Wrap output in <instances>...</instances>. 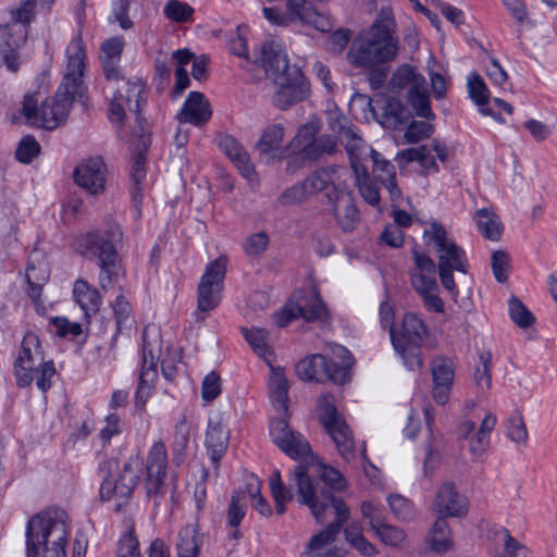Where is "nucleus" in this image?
<instances>
[{
  "label": "nucleus",
  "instance_id": "f257e3e1",
  "mask_svg": "<svg viewBox=\"0 0 557 557\" xmlns=\"http://www.w3.org/2000/svg\"><path fill=\"white\" fill-rule=\"evenodd\" d=\"M67 65L63 76V83L55 97L47 98L40 108L38 100L33 95H26L23 101L22 112L29 124L38 125L46 129H54L62 124L77 97L85 91L83 75L85 70V48L81 36H76L66 49Z\"/></svg>",
  "mask_w": 557,
  "mask_h": 557
},
{
  "label": "nucleus",
  "instance_id": "f03ea898",
  "mask_svg": "<svg viewBox=\"0 0 557 557\" xmlns=\"http://www.w3.org/2000/svg\"><path fill=\"white\" fill-rule=\"evenodd\" d=\"M294 475L300 503L310 508L317 522L323 523L327 519L326 512H334L330 498L342 499L329 490L339 491L345 487L342 473L310 457V460L306 459L295 468Z\"/></svg>",
  "mask_w": 557,
  "mask_h": 557
},
{
  "label": "nucleus",
  "instance_id": "7ed1b4c3",
  "mask_svg": "<svg viewBox=\"0 0 557 557\" xmlns=\"http://www.w3.org/2000/svg\"><path fill=\"white\" fill-rule=\"evenodd\" d=\"M112 92L109 106V119L112 123L123 125L126 109L136 114V123L138 129H134V136L138 137L137 144L134 146L132 154V180L137 186L146 176L145 171V151L149 145V138L145 128V120L140 116V107L144 102L145 86L141 82H129L121 79L117 86H108Z\"/></svg>",
  "mask_w": 557,
  "mask_h": 557
},
{
  "label": "nucleus",
  "instance_id": "20e7f679",
  "mask_svg": "<svg viewBox=\"0 0 557 557\" xmlns=\"http://www.w3.org/2000/svg\"><path fill=\"white\" fill-rule=\"evenodd\" d=\"M259 61L267 76L278 87L273 97L276 108L286 110L307 97L308 87L300 70L289 65L280 44L265 41L261 46Z\"/></svg>",
  "mask_w": 557,
  "mask_h": 557
},
{
  "label": "nucleus",
  "instance_id": "39448f33",
  "mask_svg": "<svg viewBox=\"0 0 557 557\" xmlns=\"http://www.w3.org/2000/svg\"><path fill=\"white\" fill-rule=\"evenodd\" d=\"M391 9H382L364 36L356 39L347 52L349 63L356 67L373 70L392 61L397 54V41L392 32Z\"/></svg>",
  "mask_w": 557,
  "mask_h": 557
},
{
  "label": "nucleus",
  "instance_id": "423d86ee",
  "mask_svg": "<svg viewBox=\"0 0 557 557\" xmlns=\"http://www.w3.org/2000/svg\"><path fill=\"white\" fill-rule=\"evenodd\" d=\"M66 513L52 508L29 519L26 528L27 557H66Z\"/></svg>",
  "mask_w": 557,
  "mask_h": 557
},
{
  "label": "nucleus",
  "instance_id": "0eeeda50",
  "mask_svg": "<svg viewBox=\"0 0 557 557\" xmlns=\"http://www.w3.org/2000/svg\"><path fill=\"white\" fill-rule=\"evenodd\" d=\"M55 369L52 361L44 362V351L39 338L34 333H26L14 362V376L20 387L32 384L36 375V385L44 393L51 386Z\"/></svg>",
  "mask_w": 557,
  "mask_h": 557
},
{
  "label": "nucleus",
  "instance_id": "6e6552de",
  "mask_svg": "<svg viewBox=\"0 0 557 557\" xmlns=\"http://www.w3.org/2000/svg\"><path fill=\"white\" fill-rule=\"evenodd\" d=\"M138 458L127 460L122 469L115 459L103 460L99 466L102 479L100 496L104 500L116 499V510L127 503L139 479Z\"/></svg>",
  "mask_w": 557,
  "mask_h": 557
},
{
  "label": "nucleus",
  "instance_id": "1a4fd4ad",
  "mask_svg": "<svg viewBox=\"0 0 557 557\" xmlns=\"http://www.w3.org/2000/svg\"><path fill=\"white\" fill-rule=\"evenodd\" d=\"M119 235V230L111 227L103 234L90 232L79 242V252L83 256L90 253L99 260L101 270L99 282L103 290L111 288L117 277V252L112 242Z\"/></svg>",
  "mask_w": 557,
  "mask_h": 557
},
{
  "label": "nucleus",
  "instance_id": "9d476101",
  "mask_svg": "<svg viewBox=\"0 0 557 557\" xmlns=\"http://www.w3.org/2000/svg\"><path fill=\"white\" fill-rule=\"evenodd\" d=\"M429 335L424 321L414 313H406L399 330L391 327V339L396 351L410 370L422 367L421 345Z\"/></svg>",
  "mask_w": 557,
  "mask_h": 557
},
{
  "label": "nucleus",
  "instance_id": "9b49d317",
  "mask_svg": "<svg viewBox=\"0 0 557 557\" xmlns=\"http://www.w3.org/2000/svg\"><path fill=\"white\" fill-rule=\"evenodd\" d=\"M318 416L326 433L333 440L338 454L349 461L355 457L352 432L338 413L333 395L325 394L318 399Z\"/></svg>",
  "mask_w": 557,
  "mask_h": 557
},
{
  "label": "nucleus",
  "instance_id": "f8f14e48",
  "mask_svg": "<svg viewBox=\"0 0 557 557\" xmlns=\"http://www.w3.org/2000/svg\"><path fill=\"white\" fill-rule=\"evenodd\" d=\"M337 350L338 356L343 359L342 364L329 360L320 354L300 360L296 366V373L299 379L302 381L320 382L324 376L336 384H344L348 380L352 357L348 350L342 346L337 347Z\"/></svg>",
  "mask_w": 557,
  "mask_h": 557
},
{
  "label": "nucleus",
  "instance_id": "ddd939ff",
  "mask_svg": "<svg viewBox=\"0 0 557 557\" xmlns=\"http://www.w3.org/2000/svg\"><path fill=\"white\" fill-rule=\"evenodd\" d=\"M36 0H21L17 9L12 11L14 24L7 25L2 34L3 46L0 55L7 67L16 72L20 67V58L16 49L26 40V28L24 24H28L34 17Z\"/></svg>",
  "mask_w": 557,
  "mask_h": 557
},
{
  "label": "nucleus",
  "instance_id": "4468645a",
  "mask_svg": "<svg viewBox=\"0 0 557 557\" xmlns=\"http://www.w3.org/2000/svg\"><path fill=\"white\" fill-rule=\"evenodd\" d=\"M325 315L326 309L317 289H300L296 290L286 306L275 314V322L277 326L283 327L294 319L317 321Z\"/></svg>",
  "mask_w": 557,
  "mask_h": 557
},
{
  "label": "nucleus",
  "instance_id": "2eb2a0df",
  "mask_svg": "<svg viewBox=\"0 0 557 557\" xmlns=\"http://www.w3.org/2000/svg\"><path fill=\"white\" fill-rule=\"evenodd\" d=\"M330 505L334 507L335 520L327 524V527L320 533L313 535L308 545L307 549L300 555V557H342L339 549L330 548L325 552H321L326 545L335 541L339 533L343 524L349 518V508L343 499L330 498Z\"/></svg>",
  "mask_w": 557,
  "mask_h": 557
},
{
  "label": "nucleus",
  "instance_id": "dca6fc26",
  "mask_svg": "<svg viewBox=\"0 0 557 557\" xmlns=\"http://www.w3.org/2000/svg\"><path fill=\"white\" fill-rule=\"evenodd\" d=\"M227 260L219 257L207 265L198 284V314L216 308L221 301Z\"/></svg>",
  "mask_w": 557,
  "mask_h": 557
},
{
  "label": "nucleus",
  "instance_id": "f3484780",
  "mask_svg": "<svg viewBox=\"0 0 557 557\" xmlns=\"http://www.w3.org/2000/svg\"><path fill=\"white\" fill-rule=\"evenodd\" d=\"M424 237L430 238L437 252L438 268L444 263L448 269L462 273L467 272L466 253L454 240L447 237L444 226L432 222L430 228L424 231Z\"/></svg>",
  "mask_w": 557,
  "mask_h": 557
},
{
  "label": "nucleus",
  "instance_id": "a211bd4d",
  "mask_svg": "<svg viewBox=\"0 0 557 557\" xmlns=\"http://www.w3.org/2000/svg\"><path fill=\"white\" fill-rule=\"evenodd\" d=\"M337 226L346 233L355 231L361 221L356 199L346 186H336L325 194Z\"/></svg>",
  "mask_w": 557,
  "mask_h": 557
},
{
  "label": "nucleus",
  "instance_id": "6ab92c4d",
  "mask_svg": "<svg viewBox=\"0 0 557 557\" xmlns=\"http://www.w3.org/2000/svg\"><path fill=\"white\" fill-rule=\"evenodd\" d=\"M497 423V418L488 411L475 433V422L469 418H463L457 426L458 440L469 438V451L474 457H481L488 449L491 444V433Z\"/></svg>",
  "mask_w": 557,
  "mask_h": 557
},
{
  "label": "nucleus",
  "instance_id": "aec40b11",
  "mask_svg": "<svg viewBox=\"0 0 557 557\" xmlns=\"http://www.w3.org/2000/svg\"><path fill=\"white\" fill-rule=\"evenodd\" d=\"M272 437L278 448L293 459L311 457L308 441L298 432L289 429L286 418L273 422Z\"/></svg>",
  "mask_w": 557,
  "mask_h": 557
},
{
  "label": "nucleus",
  "instance_id": "412c9836",
  "mask_svg": "<svg viewBox=\"0 0 557 557\" xmlns=\"http://www.w3.org/2000/svg\"><path fill=\"white\" fill-rule=\"evenodd\" d=\"M433 510L437 517L463 518L468 513L467 498L458 493L453 482H445L435 494Z\"/></svg>",
  "mask_w": 557,
  "mask_h": 557
},
{
  "label": "nucleus",
  "instance_id": "4be33fe9",
  "mask_svg": "<svg viewBox=\"0 0 557 557\" xmlns=\"http://www.w3.org/2000/svg\"><path fill=\"white\" fill-rule=\"evenodd\" d=\"M285 8L288 26L294 23H301L320 32H327L332 28L331 21L320 14L309 0H286Z\"/></svg>",
  "mask_w": 557,
  "mask_h": 557
},
{
  "label": "nucleus",
  "instance_id": "5701e85b",
  "mask_svg": "<svg viewBox=\"0 0 557 557\" xmlns=\"http://www.w3.org/2000/svg\"><path fill=\"white\" fill-rule=\"evenodd\" d=\"M168 453L163 442H156L149 450L146 463V479L145 485L147 494L159 493L161 490L166 471Z\"/></svg>",
  "mask_w": 557,
  "mask_h": 557
},
{
  "label": "nucleus",
  "instance_id": "b1692460",
  "mask_svg": "<svg viewBox=\"0 0 557 557\" xmlns=\"http://www.w3.org/2000/svg\"><path fill=\"white\" fill-rule=\"evenodd\" d=\"M433 399L445 405L449 399V393L455 377V364L451 359L437 356L432 361Z\"/></svg>",
  "mask_w": 557,
  "mask_h": 557
},
{
  "label": "nucleus",
  "instance_id": "393cba45",
  "mask_svg": "<svg viewBox=\"0 0 557 557\" xmlns=\"http://www.w3.org/2000/svg\"><path fill=\"white\" fill-rule=\"evenodd\" d=\"M106 164L101 157L89 158L74 171V180L84 189L91 195H97L104 190L106 184Z\"/></svg>",
  "mask_w": 557,
  "mask_h": 557
},
{
  "label": "nucleus",
  "instance_id": "a878e982",
  "mask_svg": "<svg viewBox=\"0 0 557 557\" xmlns=\"http://www.w3.org/2000/svg\"><path fill=\"white\" fill-rule=\"evenodd\" d=\"M326 121L329 128L337 135L349 154H355L362 147V137L358 134L351 121L338 109L329 110Z\"/></svg>",
  "mask_w": 557,
  "mask_h": 557
},
{
  "label": "nucleus",
  "instance_id": "bb28decb",
  "mask_svg": "<svg viewBox=\"0 0 557 557\" xmlns=\"http://www.w3.org/2000/svg\"><path fill=\"white\" fill-rule=\"evenodd\" d=\"M219 147L235 163L243 176L248 180L255 176V166L246 149L232 136L224 135L219 140Z\"/></svg>",
  "mask_w": 557,
  "mask_h": 557
},
{
  "label": "nucleus",
  "instance_id": "cd10ccee",
  "mask_svg": "<svg viewBox=\"0 0 557 557\" xmlns=\"http://www.w3.org/2000/svg\"><path fill=\"white\" fill-rule=\"evenodd\" d=\"M210 116V106L205 96L201 92L191 91L178 114V120L182 123L201 125L206 123Z\"/></svg>",
  "mask_w": 557,
  "mask_h": 557
},
{
  "label": "nucleus",
  "instance_id": "c85d7f7f",
  "mask_svg": "<svg viewBox=\"0 0 557 557\" xmlns=\"http://www.w3.org/2000/svg\"><path fill=\"white\" fill-rule=\"evenodd\" d=\"M341 170V168L335 166L324 168L317 170L310 176L306 177L302 182L309 197L321 191H325L326 194L336 186H345L339 182Z\"/></svg>",
  "mask_w": 557,
  "mask_h": 557
},
{
  "label": "nucleus",
  "instance_id": "c756f323",
  "mask_svg": "<svg viewBox=\"0 0 557 557\" xmlns=\"http://www.w3.org/2000/svg\"><path fill=\"white\" fill-rule=\"evenodd\" d=\"M269 393L274 408L286 416L288 410V382L283 368H271Z\"/></svg>",
  "mask_w": 557,
  "mask_h": 557
},
{
  "label": "nucleus",
  "instance_id": "7c9ffc66",
  "mask_svg": "<svg viewBox=\"0 0 557 557\" xmlns=\"http://www.w3.org/2000/svg\"><path fill=\"white\" fill-rule=\"evenodd\" d=\"M228 433L224 430L220 419L209 420L206 433V447L214 463H218L223 457L228 445Z\"/></svg>",
  "mask_w": 557,
  "mask_h": 557
},
{
  "label": "nucleus",
  "instance_id": "2f4dec72",
  "mask_svg": "<svg viewBox=\"0 0 557 557\" xmlns=\"http://www.w3.org/2000/svg\"><path fill=\"white\" fill-rule=\"evenodd\" d=\"M158 376L157 363L153 361L151 356L150 361L147 359V355L144 351L143 367L139 374V384L135 395V405L144 408L148 397L151 395L154 388V382Z\"/></svg>",
  "mask_w": 557,
  "mask_h": 557
},
{
  "label": "nucleus",
  "instance_id": "473e14b6",
  "mask_svg": "<svg viewBox=\"0 0 557 557\" xmlns=\"http://www.w3.org/2000/svg\"><path fill=\"white\" fill-rule=\"evenodd\" d=\"M426 543L433 552L438 554H444L454 547L447 519L444 517L436 518L426 535Z\"/></svg>",
  "mask_w": 557,
  "mask_h": 557
},
{
  "label": "nucleus",
  "instance_id": "72a5a7b5",
  "mask_svg": "<svg viewBox=\"0 0 557 557\" xmlns=\"http://www.w3.org/2000/svg\"><path fill=\"white\" fill-rule=\"evenodd\" d=\"M285 137V127L281 123L270 124L262 131L255 144V149L261 156H270L281 149Z\"/></svg>",
  "mask_w": 557,
  "mask_h": 557
},
{
  "label": "nucleus",
  "instance_id": "f704fd0d",
  "mask_svg": "<svg viewBox=\"0 0 557 557\" xmlns=\"http://www.w3.org/2000/svg\"><path fill=\"white\" fill-rule=\"evenodd\" d=\"M240 331L252 350L272 368L274 354L269 346L268 331L262 327H242Z\"/></svg>",
  "mask_w": 557,
  "mask_h": 557
},
{
  "label": "nucleus",
  "instance_id": "c9c22d12",
  "mask_svg": "<svg viewBox=\"0 0 557 557\" xmlns=\"http://www.w3.org/2000/svg\"><path fill=\"white\" fill-rule=\"evenodd\" d=\"M474 219L479 231L485 238L495 242L502 237L504 225L493 209L483 208L476 210Z\"/></svg>",
  "mask_w": 557,
  "mask_h": 557
},
{
  "label": "nucleus",
  "instance_id": "e433bc0d",
  "mask_svg": "<svg viewBox=\"0 0 557 557\" xmlns=\"http://www.w3.org/2000/svg\"><path fill=\"white\" fill-rule=\"evenodd\" d=\"M73 293L75 300L81 306L85 317L89 318L99 310L101 296L99 292L95 287L90 286L86 281H76Z\"/></svg>",
  "mask_w": 557,
  "mask_h": 557
},
{
  "label": "nucleus",
  "instance_id": "4c0bfd02",
  "mask_svg": "<svg viewBox=\"0 0 557 557\" xmlns=\"http://www.w3.org/2000/svg\"><path fill=\"white\" fill-rule=\"evenodd\" d=\"M468 89L471 99L480 107V112L485 115H491L498 123H505V120L492 111L491 108L485 107L490 99L488 89L480 75L473 74L468 79Z\"/></svg>",
  "mask_w": 557,
  "mask_h": 557
},
{
  "label": "nucleus",
  "instance_id": "58836bf2",
  "mask_svg": "<svg viewBox=\"0 0 557 557\" xmlns=\"http://www.w3.org/2000/svg\"><path fill=\"white\" fill-rule=\"evenodd\" d=\"M176 549L178 557H198L199 539L194 525H187L180 530Z\"/></svg>",
  "mask_w": 557,
  "mask_h": 557
},
{
  "label": "nucleus",
  "instance_id": "ea45409f",
  "mask_svg": "<svg viewBox=\"0 0 557 557\" xmlns=\"http://www.w3.org/2000/svg\"><path fill=\"white\" fill-rule=\"evenodd\" d=\"M382 109L381 123L388 128H397L408 115L406 108L396 98H388Z\"/></svg>",
  "mask_w": 557,
  "mask_h": 557
},
{
  "label": "nucleus",
  "instance_id": "a19ab883",
  "mask_svg": "<svg viewBox=\"0 0 557 557\" xmlns=\"http://www.w3.org/2000/svg\"><path fill=\"white\" fill-rule=\"evenodd\" d=\"M320 131V123L318 120H310L305 125L299 127L296 136L293 138L290 145L294 149L298 150L302 157L306 154L309 146L313 144L317 134Z\"/></svg>",
  "mask_w": 557,
  "mask_h": 557
},
{
  "label": "nucleus",
  "instance_id": "79ce46f5",
  "mask_svg": "<svg viewBox=\"0 0 557 557\" xmlns=\"http://www.w3.org/2000/svg\"><path fill=\"white\" fill-rule=\"evenodd\" d=\"M425 84L416 83L413 87L409 89L408 99L410 104L416 110L417 115L432 119L434 115L431 111L430 99Z\"/></svg>",
  "mask_w": 557,
  "mask_h": 557
},
{
  "label": "nucleus",
  "instance_id": "37998d69",
  "mask_svg": "<svg viewBox=\"0 0 557 557\" xmlns=\"http://www.w3.org/2000/svg\"><path fill=\"white\" fill-rule=\"evenodd\" d=\"M507 437L516 444H525L528 441V429L520 411L516 410L505 420Z\"/></svg>",
  "mask_w": 557,
  "mask_h": 557
},
{
  "label": "nucleus",
  "instance_id": "c03bdc74",
  "mask_svg": "<svg viewBox=\"0 0 557 557\" xmlns=\"http://www.w3.org/2000/svg\"><path fill=\"white\" fill-rule=\"evenodd\" d=\"M337 151V141L331 135H321L309 146L304 158L315 161L324 154H333Z\"/></svg>",
  "mask_w": 557,
  "mask_h": 557
},
{
  "label": "nucleus",
  "instance_id": "a18cd8bd",
  "mask_svg": "<svg viewBox=\"0 0 557 557\" xmlns=\"http://www.w3.org/2000/svg\"><path fill=\"white\" fill-rule=\"evenodd\" d=\"M270 488L275 500V509L278 515L285 512V504L293 498L292 493L282 483L281 472L276 469L270 478Z\"/></svg>",
  "mask_w": 557,
  "mask_h": 557
},
{
  "label": "nucleus",
  "instance_id": "49530a36",
  "mask_svg": "<svg viewBox=\"0 0 557 557\" xmlns=\"http://www.w3.org/2000/svg\"><path fill=\"white\" fill-rule=\"evenodd\" d=\"M26 280L30 288L28 295L33 300H38L41 287L48 280L47 267L44 264L37 269L33 263H28L26 268Z\"/></svg>",
  "mask_w": 557,
  "mask_h": 557
},
{
  "label": "nucleus",
  "instance_id": "de8ad7c7",
  "mask_svg": "<svg viewBox=\"0 0 557 557\" xmlns=\"http://www.w3.org/2000/svg\"><path fill=\"white\" fill-rule=\"evenodd\" d=\"M373 523L375 524V529L373 531L385 545L399 547L406 541V534L401 529L386 524L384 521L382 523Z\"/></svg>",
  "mask_w": 557,
  "mask_h": 557
},
{
  "label": "nucleus",
  "instance_id": "09e8293b",
  "mask_svg": "<svg viewBox=\"0 0 557 557\" xmlns=\"http://www.w3.org/2000/svg\"><path fill=\"white\" fill-rule=\"evenodd\" d=\"M481 368L478 367L473 373V380L475 386L481 392H486L492 385L491 367H492V354L490 351H483L480 354Z\"/></svg>",
  "mask_w": 557,
  "mask_h": 557
},
{
  "label": "nucleus",
  "instance_id": "8fccbe9b",
  "mask_svg": "<svg viewBox=\"0 0 557 557\" xmlns=\"http://www.w3.org/2000/svg\"><path fill=\"white\" fill-rule=\"evenodd\" d=\"M425 84V81L422 76L417 75L413 69L409 65L400 66L396 73L392 76L391 87L392 89H404L406 87H413L416 83Z\"/></svg>",
  "mask_w": 557,
  "mask_h": 557
},
{
  "label": "nucleus",
  "instance_id": "3c124183",
  "mask_svg": "<svg viewBox=\"0 0 557 557\" xmlns=\"http://www.w3.org/2000/svg\"><path fill=\"white\" fill-rule=\"evenodd\" d=\"M246 491H237L233 494L227 510V522L232 528L239 525L245 516Z\"/></svg>",
  "mask_w": 557,
  "mask_h": 557
},
{
  "label": "nucleus",
  "instance_id": "603ef678",
  "mask_svg": "<svg viewBox=\"0 0 557 557\" xmlns=\"http://www.w3.org/2000/svg\"><path fill=\"white\" fill-rule=\"evenodd\" d=\"M509 313L513 322L520 327H529L534 322L533 314L527 309L521 300L515 296L509 300Z\"/></svg>",
  "mask_w": 557,
  "mask_h": 557
},
{
  "label": "nucleus",
  "instance_id": "864d4df0",
  "mask_svg": "<svg viewBox=\"0 0 557 557\" xmlns=\"http://www.w3.org/2000/svg\"><path fill=\"white\" fill-rule=\"evenodd\" d=\"M391 511L400 520L409 521L413 518V505L406 497L394 494L388 496Z\"/></svg>",
  "mask_w": 557,
  "mask_h": 557
},
{
  "label": "nucleus",
  "instance_id": "5fc2aeb1",
  "mask_svg": "<svg viewBox=\"0 0 557 557\" xmlns=\"http://www.w3.org/2000/svg\"><path fill=\"white\" fill-rule=\"evenodd\" d=\"M371 159L373 161L372 173L376 181L381 182L396 175L395 166L382 154L375 150H371Z\"/></svg>",
  "mask_w": 557,
  "mask_h": 557
},
{
  "label": "nucleus",
  "instance_id": "6e6d98bb",
  "mask_svg": "<svg viewBox=\"0 0 557 557\" xmlns=\"http://www.w3.org/2000/svg\"><path fill=\"white\" fill-rule=\"evenodd\" d=\"M222 392V382L219 373L212 371L207 374L201 384V397L210 403L218 398Z\"/></svg>",
  "mask_w": 557,
  "mask_h": 557
},
{
  "label": "nucleus",
  "instance_id": "4d7b16f0",
  "mask_svg": "<svg viewBox=\"0 0 557 557\" xmlns=\"http://www.w3.org/2000/svg\"><path fill=\"white\" fill-rule=\"evenodd\" d=\"M309 198L304 182L285 189L277 198L281 206H295L302 203Z\"/></svg>",
  "mask_w": 557,
  "mask_h": 557
},
{
  "label": "nucleus",
  "instance_id": "13d9d810",
  "mask_svg": "<svg viewBox=\"0 0 557 557\" xmlns=\"http://www.w3.org/2000/svg\"><path fill=\"white\" fill-rule=\"evenodd\" d=\"M433 133V126L426 122L413 121L405 132V139L409 144L419 143L429 138Z\"/></svg>",
  "mask_w": 557,
  "mask_h": 557
},
{
  "label": "nucleus",
  "instance_id": "bf43d9fd",
  "mask_svg": "<svg viewBox=\"0 0 557 557\" xmlns=\"http://www.w3.org/2000/svg\"><path fill=\"white\" fill-rule=\"evenodd\" d=\"M193 12L194 10L189 4L180 2L178 0H170L164 8L165 15L180 23L188 21Z\"/></svg>",
  "mask_w": 557,
  "mask_h": 557
},
{
  "label": "nucleus",
  "instance_id": "052dcab7",
  "mask_svg": "<svg viewBox=\"0 0 557 557\" xmlns=\"http://www.w3.org/2000/svg\"><path fill=\"white\" fill-rule=\"evenodd\" d=\"M510 262L509 256L504 250H496L492 255V270L497 282L505 283L508 280L507 272Z\"/></svg>",
  "mask_w": 557,
  "mask_h": 557
},
{
  "label": "nucleus",
  "instance_id": "680f3d73",
  "mask_svg": "<svg viewBox=\"0 0 557 557\" xmlns=\"http://www.w3.org/2000/svg\"><path fill=\"white\" fill-rule=\"evenodd\" d=\"M189 425L184 419L175 426L173 454L178 458V460L189 443Z\"/></svg>",
  "mask_w": 557,
  "mask_h": 557
},
{
  "label": "nucleus",
  "instance_id": "e2e57ef3",
  "mask_svg": "<svg viewBox=\"0 0 557 557\" xmlns=\"http://www.w3.org/2000/svg\"><path fill=\"white\" fill-rule=\"evenodd\" d=\"M410 280L413 289L418 294L426 293L429 290H437L435 274H429L424 272H410Z\"/></svg>",
  "mask_w": 557,
  "mask_h": 557
},
{
  "label": "nucleus",
  "instance_id": "0e129e2a",
  "mask_svg": "<svg viewBox=\"0 0 557 557\" xmlns=\"http://www.w3.org/2000/svg\"><path fill=\"white\" fill-rule=\"evenodd\" d=\"M243 491H246V499L250 497L252 500L256 502L253 506L260 515L264 517H269L271 515V507L260 493L259 482L247 484Z\"/></svg>",
  "mask_w": 557,
  "mask_h": 557
},
{
  "label": "nucleus",
  "instance_id": "69168bd1",
  "mask_svg": "<svg viewBox=\"0 0 557 557\" xmlns=\"http://www.w3.org/2000/svg\"><path fill=\"white\" fill-rule=\"evenodd\" d=\"M39 149L38 143L33 137L26 136L21 140L15 154L18 161L28 163L39 153Z\"/></svg>",
  "mask_w": 557,
  "mask_h": 557
},
{
  "label": "nucleus",
  "instance_id": "338daca9",
  "mask_svg": "<svg viewBox=\"0 0 557 557\" xmlns=\"http://www.w3.org/2000/svg\"><path fill=\"white\" fill-rule=\"evenodd\" d=\"M349 40L350 32L348 29L339 28L329 36L326 49L334 54H339L346 48Z\"/></svg>",
  "mask_w": 557,
  "mask_h": 557
},
{
  "label": "nucleus",
  "instance_id": "774afa93",
  "mask_svg": "<svg viewBox=\"0 0 557 557\" xmlns=\"http://www.w3.org/2000/svg\"><path fill=\"white\" fill-rule=\"evenodd\" d=\"M134 533L128 532L120 542L116 557H141Z\"/></svg>",
  "mask_w": 557,
  "mask_h": 557
}]
</instances>
